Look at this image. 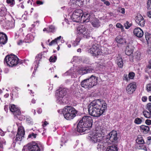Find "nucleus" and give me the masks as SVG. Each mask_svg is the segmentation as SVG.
I'll use <instances>...</instances> for the list:
<instances>
[{
    "mask_svg": "<svg viewBox=\"0 0 151 151\" xmlns=\"http://www.w3.org/2000/svg\"><path fill=\"white\" fill-rule=\"evenodd\" d=\"M123 79L124 80H125L127 81H129L130 80V78L127 75H124Z\"/></svg>",
    "mask_w": 151,
    "mask_h": 151,
    "instance_id": "obj_52",
    "label": "nucleus"
},
{
    "mask_svg": "<svg viewBox=\"0 0 151 151\" xmlns=\"http://www.w3.org/2000/svg\"><path fill=\"white\" fill-rule=\"evenodd\" d=\"M35 35L31 33L28 34L26 36L25 39L26 42L29 43L32 41L34 38Z\"/></svg>",
    "mask_w": 151,
    "mask_h": 151,
    "instance_id": "obj_23",
    "label": "nucleus"
},
{
    "mask_svg": "<svg viewBox=\"0 0 151 151\" xmlns=\"http://www.w3.org/2000/svg\"><path fill=\"white\" fill-rule=\"evenodd\" d=\"M134 73L133 72L129 73L128 76L130 79H132L134 78Z\"/></svg>",
    "mask_w": 151,
    "mask_h": 151,
    "instance_id": "obj_51",
    "label": "nucleus"
},
{
    "mask_svg": "<svg viewBox=\"0 0 151 151\" xmlns=\"http://www.w3.org/2000/svg\"><path fill=\"white\" fill-rule=\"evenodd\" d=\"M4 61L7 65L9 66H13L16 65L18 63L19 59L17 57L14 55H10L6 56Z\"/></svg>",
    "mask_w": 151,
    "mask_h": 151,
    "instance_id": "obj_9",
    "label": "nucleus"
},
{
    "mask_svg": "<svg viewBox=\"0 0 151 151\" xmlns=\"http://www.w3.org/2000/svg\"><path fill=\"white\" fill-rule=\"evenodd\" d=\"M147 108L149 111H151V103H150L147 104Z\"/></svg>",
    "mask_w": 151,
    "mask_h": 151,
    "instance_id": "obj_55",
    "label": "nucleus"
},
{
    "mask_svg": "<svg viewBox=\"0 0 151 151\" xmlns=\"http://www.w3.org/2000/svg\"><path fill=\"white\" fill-rule=\"evenodd\" d=\"M6 10L2 4H0V16H3L6 14Z\"/></svg>",
    "mask_w": 151,
    "mask_h": 151,
    "instance_id": "obj_26",
    "label": "nucleus"
},
{
    "mask_svg": "<svg viewBox=\"0 0 151 151\" xmlns=\"http://www.w3.org/2000/svg\"><path fill=\"white\" fill-rule=\"evenodd\" d=\"M37 112L39 114H41L42 112V110L41 108H39L37 111Z\"/></svg>",
    "mask_w": 151,
    "mask_h": 151,
    "instance_id": "obj_63",
    "label": "nucleus"
},
{
    "mask_svg": "<svg viewBox=\"0 0 151 151\" xmlns=\"http://www.w3.org/2000/svg\"><path fill=\"white\" fill-rule=\"evenodd\" d=\"M43 145H38L35 143L33 144H29L26 146H24L23 149H27L29 151H42L43 150Z\"/></svg>",
    "mask_w": 151,
    "mask_h": 151,
    "instance_id": "obj_10",
    "label": "nucleus"
},
{
    "mask_svg": "<svg viewBox=\"0 0 151 151\" xmlns=\"http://www.w3.org/2000/svg\"><path fill=\"white\" fill-rule=\"evenodd\" d=\"M6 141L4 139H2L1 141L0 142V148L2 149L3 146L5 145Z\"/></svg>",
    "mask_w": 151,
    "mask_h": 151,
    "instance_id": "obj_45",
    "label": "nucleus"
},
{
    "mask_svg": "<svg viewBox=\"0 0 151 151\" xmlns=\"http://www.w3.org/2000/svg\"><path fill=\"white\" fill-rule=\"evenodd\" d=\"M142 122V119L138 117L136 118L134 120V123L137 124H140Z\"/></svg>",
    "mask_w": 151,
    "mask_h": 151,
    "instance_id": "obj_41",
    "label": "nucleus"
},
{
    "mask_svg": "<svg viewBox=\"0 0 151 151\" xmlns=\"http://www.w3.org/2000/svg\"><path fill=\"white\" fill-rule=\"evenodd\" d=\"M116 63L118 66L120 68H122L123 66V63L122 58L120 56L117 57L116 61Z\"/></svg>",
    "mask_w": 151,
    "mask_h": 151,
    "instance_id": "obj_28",
    "label": "nucleus"
},
{
    "mask_svg": "<svg viewBox=\"0 0 151 151\" xmlns=\"http://www.w3.org/2000/svg\"><path fill=\"white\" fill-rule=\"evenodd\" d=\"M83 11L81 9H78L75 10L71 16V19L74 22H81V15H82Z\"/></svg>",
    "mask_w": 151,
    "mask_h": 151,
    "instance_id": "obj_11",
    "label": "nucleus"
},
{
    "mask_svg": "<svg viewBox=\"0 0 151 151\" xmlns=\"http://www.w3.org/2000/svg\"><path fill=\"white\" fill-rule=\"evenodd\" d=\"M147 14L149 17L151 18V11L148 12Z\"/></svg>",
    "mask_w": 151,
    "mask_h": 151,
    "instance_id": "obj_61",
    "label": "nucleus"
},
{
    "mask_svg": "<svg viewBox=\"0 0 151 151\" xmlns=\"http://www.w3.org/2000/svg\"><path fill=\"white\" fill-rule=\"evenodd\" d=\"M55 27L53 25H50L47 28H44L43 29V31L45 32L46 31L47 33L50 32H53L55 31Z\"/></svg>",
    "mask_w": 151,
    "mask_h": 151,
    "instance_id": "obj_27",
    "label": "nucleus"
},
{
    "mask_svg": "<svg viewBox=\"0 0 151 151\" xmlns=\"http://www.w3.org/2000/svg\"><path fill=\"white\" fill-rule=\"evenodd\" d=\"M119 12L122 14L125 13V9L124 8H121L119 9Z\"/></svg>",
    "mask_w": 151,
    "mask_h": 151,
    "instance_id": "obj_54",
    "label": "nucleus"
},
{
    "mask_svg": "<svg viewBox=\"0 0 151 151\" xmlns=\"http://www.w3.org/2000/svg\"><path fill=\"white\" fill-rule=\"evenodd\" d=\"M94 70V68L91 67H81L78 69V72L80 75H83L85 74L93 72Z\"/></svg>",
    "mask_w": 151,
    "mask_h": 151,
    "instance_id": "obj_13",
    "label": "nucleus"
},
{
    "mask_svg": "<svg viewBox=\"0 0 151 151\" xmlns=\"http://www.w3.org/2000/svg\"><path fill=\"white\" fill-rule=\"evenodd\" d=\"M88 79L92 87L97 84L98 78L92 75Z\"/></svg>",
    "mask_w": 151,
    "mask_h": 151,
    "instance_id": "obj_18",
    "label": "nucleus"
},
{
    "mask_svg": "<svg viewBox=\"0 0 151 151\" xmlns=\"http://www.w3.org/2000/svg\"><path fill=\"white\" fill-rule=\"evenodd\" d=\"M58 112L60 114H63L64 118L68 120L73 119L77 113L74 108L68 106H66L63 109L58 110Z\"/></svg>",
    "mask_w": 151,
    "mask_h": 151,
    "instance_id": "obj_3",
    "label": "nucleus"
},
{
    "mask_svg": "<svg viewBox=\"0 0 151 151\" xmlns=\"http://www.w3.org/2000/svg\"><path fill=\"white\" fill-rule=\"evenodd\" d=\"M124 26L126 29H128L132 25L131 23H130L128 21H126L125 23L124 24Z\"/></svg>",
    "mask_w": 151,
    "mask_h": 151,
    "instance_id": "obj_39",
    "label": "nucleus"
},
{
    "mask_svg": "<svg viewBox=\"0 0 151 151\" xmlns=\"http://www.w3.org/2000/svg\"><path fill=\"white\" fill-rule=\"evenodd\" d=\"M118 148L115 145L108 147L106 151H118Z\"/></svg>",
    "mask_w": 151,
    "mask_h": 151,
    "instance_id": "obj_32",
    "label": "nucleus"
},
{
    "mask_svg": "<svg viewBox=\"0 0 151 151\" xmlns=\"http://www.w3.org/2000/svg\"><path fill=\"white\" fill-rule=\"evenodd\" d=\"M26 122L29 124H33V123L32 119L30 117H28L26 118Z\"/></svg>",
    "mask_w": 151,
    "mask_h": 151,
    "instance_id": "obj_38",
    "label": "nucleus"
},
{
    "mask_svg": "<svg viewBox=\"0 0 151 151\" xmlns=\"http://www.w3.org/2000/svg\"><path fill=\"white\" fill-rule=\"evenodd\" d=\"M83 0H70V1L69 2V4L71 5L72 4H77L78 2L81 1L82 2Z\"/></svg>",
    "mask_w": 151,
    "mask_h": 151,
    "instance_id": "obj_36",
    "label": "nucleus"
},
{
    "mask_svg": "<svg viewBox=\"0 0 151 151\" xmlns=\"http://www.w3.org/2000/svg\"><path fill=\"white\" fill-rule=\"evenodd\" d=\"M107 108V104L104 101L100 99L95 100L88 106L89 114L93 116L99 117L102 115Z\"/></svg>",
    "mask_w": 151,
    "mask_h": 151,
    "instance_id": "obj_1",
    "label": "nucleus"
},
{
    "mask_svg": "<svg viewBox=\"0 0 151 151\" xmlns=\"http://www.w3.org/2000/svg\"><path fill=\"white\" fill-rule=\"evenodd\" d=\"M91 29L88 28L87 26L80 25L77 28L78 33L82 34V36L86 39L89 38L91 36Z\"/></svg>",
    "mask_w": 151,
    "mask_h": 151,
    "instance_id": "obj_7",
    "label": "nucleus"
},
{
    "mask_svg": "<svg viewBox=\"0 0 151 151\" xmlns=\"http://www.w3.org/2000/svg\"><path fill=\"white\" fill-rule=\"evenodd\" d=\"M142 114L145 118L147 119L151 118V111L149 112L146 110H144L142 112Z\"/></svg>",
    "mask_w": 151,
    "mask_h": 151,
    "instance_id": "obj_33",
    "label": "nucleus"
},
{
    "mask_svg": "<svg viewBox=\"0 0 151 151\" xmlns=\"http://www.w3.org/2000/svg\"><path fill=\"white\" fill-rule=\"evenodd\" d=\"M116 27L118 28H120L122 31L124 30L123 26L120 23H117L116 25Z\"/></svg>",
    "mask_w": 151,
    "mask_h": 151,
    "instance_id": "obj_43",
    "label": "nucleus"
},
{
    "mask_svg": "<svg viewBox=\"0 0 151 151\" xmlns=\"http://www.w3.org/2000/svg\"><path fill=\"white\" fill-rule=\"evenodd\" d=\"M147 100V97L144 96H143L142 98V100L143 102H145Z\"/></svg>",
    "mask_w": 151,
    "mask_h": 151,
    "instance_id": "obj_57",
    "label": "nucleus"
},
{
    "mask_svg": "<svg viewBox=\"0 0 151 151\" xmlns=\"http://www.w3.org/2000/svg\"><path fill=\"white\" fill-rule=\"evenodd\" d=\"M72 74V70H68L67 72L66 73H65V75H68V74H69V75H71V74Z\"/></svg>",
    "mask_w": 151,
    "mask_h": 151,
    "instance_id": "obj_56",
    "label": "nucleus"
},
{
    "mask_svg": "<svg viewBox=\"0 0 151 151\" xmlns=\"http://www.w3.org/2000/svg\"><path fill=\"white\" fill-rule=\"evenodd\" d=\"M81 85L82 87L85 88H92L88 78L84 80L81 83Z\"/></svg>",
    "mask_w": 151,
    "mask_h": 151,
    "instance_id": "obj_21",
    "label": "nucleus"
},
{
    "mask_svg": "<svg viewBox=\"0 0 151 151\" xmlns=\"http://www.w3.org/2000/svg\"><path fill=\"white\" fill-rule=\"evenodd\" d=\"M145 36L148 44H151V34L146 32L145 33Z\"/></svg>",
    "mask_w": 151,
    "mask_h": 151,
    "instance_id": "obj_30",
    "label": "nucleus"
},
{
    "mask_svg": "<svg viewBox=\"0 0 151 151\" xmlns=\"http://www.w3.org/2000/svg\"><path fill=\"white\" fill-rule=\"evenodd\" d=\"M34 23L35 24H32V25L33 27H34L36 25L38 26L39 24V21H37L35 22H34Z\"/></svg>",
    "mask_w": 151,
    "mask_h": 151,
    "instance_id": "obj_58",
    "label": "nucleus"
},
{
    "mask_svg": "<svg viewBox=\"0 0 151 151\" xmlns=\"http://www.w3.org/2000/svg\"><path fill=\"white\" fill-rule=\"evenodd\" d=\"M83 13V12L82 13ZM90 14L87 13H85L81 15V22H88L90 19Z\"/></svg>",
    "mask_w": 151,
    "mask_h": 151,
    "instance_id": "obj_19",
    "label": "nucleus"
},
{
    "mask_svg": "<svg viewBox=\"0 0 151 151\" xmlns=\"http://www.w3.org/2000/svg\"><path fill=\"white\" fill-rule=\"evenodd\" d=\"M81 40V39L80 37H77L76 38L75 41L74 42V43L73 44V45L74 46H76L77 45Z\"/></svg>",
    "mask_w": 151,
    "mask_h": 151,
    "instance_id": "obj_42",
    "label": "nucleus"
},
{
    "mask_svg": "<svg viewBox=\"0 0 151 151\" xmlns=\"http://www.w3.org/2000/svg\"><path fill=\"white\" fill-rule=\"evenodd\" d=\"M95 38H92V40H90L89 42V43L91 44L92 47L89 49V52L94 56L107 54L106 52L102 51L103 49H104V47H102L101 48H99L98 44L96 42L97 41H95Z\"/></svg>",
    "mask_w": 151,
    "mask_h": 151,
    "instance_id": "obj_5",
    "label": "nucleus"
},
{
    "mask_svg": "<svg viewBox=\"0 0 151 151\" xmlns=\"http://www.w3.org/2000/svg\"><path fill=\"white\" fill-rule=\"evenodd\" d=\"M104 130L100 128L99 130L96 129L94 132L89 134L88 137V139L93 143L99 142L103 141V135H104Z\"/></svg>",
    "mask_w": 151,
    "mask_h": 151,
    "instance_id": "obj_4",
    "label": "nucleus"
},
{
    "mask_svg": "<svg viewBox=\"0 0 151 151\" xmlns=\"http://www.w3.org/2000/svg\"><path fill=\"white\" fill-rule=\"evenodd\" d=\"M136 22L141 27L144 26L145 21L143 17L140 14L138 15L136 17Z\"/></svg>",
    "mask_w": 151,
    "mask_h": 151,
    "instance_id": "obj_16",
    "label": "nucleus"
},
{
    "mask_svg": "<svg viewBox=\"0 0 151 151\" xmlns=\"http://www.w3.org/2000/svg\"><path fill=\"white\" fill-rule=\"evenodd\" d=\"M136 142L138 144H143L144 143V141L141 135H138L137 139H136Z\"/></svg>",
    "mask_w": 151,
    "mask_h": 151,
    "instance_id": "obj_31",
    "label": "nucleus"
},
{
    "mask_svg": "<svg viewBox=\"0 0 151 151\" xmlns=\"http://www.w3.org/2000/svg\"><path fill=\"white\" fill-rule=\"evenodd\" d=\"M140 127L145 133H147L150 130V128L148 126L142 125L140 126Z\"/></svg>",
    "mask_w": 151,
    "mask_h": 151,
    "instance_id": "obj_34",
    "label": "nucleus"
},
{
    "mask_svg": "<svg viewBox=\"0 0 151 151\" xmlns=\"http://www.w3.org/2000/svg\"><path fill=\"white\" fill-rule=\"evenodd\" d=\"M15 20L14 19H12L11 21H7L6 22L5 27L6 28L11 29L14 27Z\"/></svg>",
    "mask_w": 151,
    "mask_h": 151,
    "instance_id": "obj_22",
    "label": "nucleus"
},
{
    "mask_svg": "<svg viewBox=\"0 0 151 151\" xmlns=\"http://www.w3.org/2000/svg\"><path fill=\"white\" fill-rule=\"evenodd\" d=\"M67 89L63 87H60L56 95L57 97V102L60 104H64L67 103V100L64 97L66 95Z\"/></svg>",
    "mask_w": 151,
    "mask_h": 151,
    "instance_id": "obj_6",
    "label": "nucleus"
},
{
    "mask_svg": "<svg viewBox=\"0 0 151 151\" xmlns=\"http://www.w3.org/2000/svg\"><path fill=\"white\" fill-rule=\"evenodd\" d=\"M115 40L117 43L121 45L125 43L126 42L125 39L120 36H117Z\"/></svg>",
    "mask_w": 151,
    "mask_h": 151,
    "instance_id": "obj_25",
    "label": "nucleus"
},
{
    "mask_svg": "<svg viewBox=\"0 0 151 151\" xmlns=\"http://www.w3.org/2000/svg\"><path fill=\"white\" fill-rule=\"evenodd\" d=\"M139 145L137 147V148L139 149L143 150L144 151H147V149L146 147L142 145V144H139Z\"/></svg>",
    "mask_w": 151,
    "mask_h": 151,
    "instance_id": "obj_40",
    "label": "nucleus"
},
{
    "mask_svg": "<svg viewBox=\"0 0 151 151\" xmlns=\"http://www.w3.org/2000/svg\"><path fill=\"white\" fill-rule=\"evenodd\" d=\"M147 9H151V0H148L147 3Z\"/></svg>",
    "mask_w": 151,
    "mask_h": 151,
    "instance_id": "obj_50",
    "label": "nucleus"
},
{
    "mask_svg": "<svg viewBox=\"0 0 151 151\" xmlns=\"http://www.w3.org/2000/svg\"><path fill=\"white\" fill-rule=\"evenodd\" d=\"M37 134L34 133H32L31 134H29L28 136V138H36Z\"/></svg>",
    "mask_w": 151,
    "mask_h": 151,
    "instance_id": "obj_48",
    "label": "nucleus"
},
{
    "mask_svg": "<svg viewBox=\"0 0 151 151\" xmlns=\"http://www.w3.org/2000/svg\"><path fill=\"white\" fill-rule=\"evenodd\" d=\"M104 3L107 6H109L110 4L109 2L108 1H106L104 2Z\"/></svg>",
    "mask_w": 151,
    "mask_h": 151,
    "instance_id": "obj_62",
    "label": "nucleus"
},
{
    "mask_svg": "<svg viewBox=\"0 0 151 151\" xmlns=\"http://www.w3.org/2000/svg\"><path fill=\"white\" fill-rule=\"evenodd\" d=\"M0 133L1 134V135L2 136H3L4 135L5 133L4 134V132L2 131V129H0Z\"/></svg>",
    "mask_w": 151,
    "mask_h": 151,
    "instance_id": "obj_64",
    "label": "nucleus"
},
{
    "mask_svg": "<svg viewBox=\"0 0 151 151\" xmlns=\"http://www.w3.org/2000/svg\"><path fill=\"white\" fill-rule=\"evenodd\" d=\"M93 120L89 116H84L80 120L77 126L78 132L82 133L90 129L92 125Z\"/></svg>",
    "mask_w": 151,
    "mask_h": 151,
    "instance_id": "obj_2",
    "label": "nucleus"
},
{
    "mask_svg": "<svg viewBox=\"0 0 151 151\" xmlns=\"http://www.w3.org/2000/svg\"><path fill=\"white\" fill-rule=\"evenodd\" d=\"M7 41V37L6 34L2 32H0V44L4 45Z\"/></svg>",
    "mask_w": 151,
    "mask_h": 151,
    "instance_id": "obj_20",
    "label": "nucleus"
},
{
    "mask_svg": "<svg viewBox=\"0 0 151 151\" xmlns=\"http://www.w3.org/2000/svg\"><path fill=\"white\" fill-rule=\"evenodd\" d=\"M145 123L146 124L150 125L151 124V120L147 119L146 120Z\"/></svg>",
    "mask_w": 151,
    "mask_h": 151,
    "instance_id": "obj_53",
    "label": "nucleus"
},
{
    "mask_svg": "<svg viewBox=\"0 0 151 151\" xmlns=\"http://www.w3.org/2000/svg\"><path fill=\"white\" fill-rule=\"evenodd\" d=\"M134 57L137 60H139L141 58V53L139 51H137L135 52L134 55Z\"/></svg>",
    "mask_w": 151,
    "mask_h": 151,
    "instance_id": "obj_37",
    "label": "nucleus"
},
{
    "mask_svg": "<svg viewBox=\"0 0 151 151\" xmlns=\"http://www.w3.org/2000/svg\"><path fill=\"white\" fill-rule=\"evenodd\" d=\"M23 42V41L22 40H20L17 42V44L18 45H21L22 44Z\"/></svg>",
    "mask_w": 151,
    "mask_h": 151,
    "instance_id": "obj_59",
    "label": "nucleus"
},
{
    "mask_svg": "<svg viewBox=\"0 0 151 151\" xmlns=\"http://www.w3.org/2000/svg\"><path fill=\"white\" fill-rule=\"evenodd\" d=\"M6 2L12 6H13L15 4L14 0H6Z\"/></svg>",
    "mask_w": 151,
    "mask_h": 151,
    "instance_id": "obj_44",
    "label": "nucleus"
},
{
    "mask_svg": "<svg viewBox=\"0 0 151 151\" xmlns=\"http://www.w3.org/2000/svg\"><path fill=\"white\" fill-rule=\"evenodd\" d=\"M146 89L148 92H150L151 91V83H149L147 85Z\"/></svg>",
    "mask_w": 151,
    "mask_h": 151,
    "instance_id": "obj_49",
    "label": "nucleus"
},
{
    "mask_svg": "<svg viewBox=\"0 0 151 151\" xmlns=\"http://www.w3.org/2000/svg\"><path fill=\"white\" fill-rule=\"evenodd\" d=\"M133 33L136 36L138 37H141L144 35L143 32L139 27L135 28L134 30Z\"/></svg>",
    "mask_w": 151,
    "mask_h": 151,
    "instance_id": "obj_17",
    "label": "nucleus"
},
{
    "mask_svg": "<svg viewBox=\"0 0 151 151\" xmlns=\"http://www.w3.org/2000/svg\"><path fill=\"white\" fill-rule=\"evenodd\" d=\"M25 131L24 127L21 126H19L18 132L16 137L14 138L13 141L16 142L20 141L24 137Z\"/></svg>",
    "mask_w": 151,
    "mask_h": 151,
    "instance_id": "obj_12",
    "label": "nucleus"
},
{
    "mask_svg": "<svg viewBox=\"0 0 151 151\" xmlns=\"http://www.w3.org/2000/svg\"><path fill=\"white\" fill-rule=\"evenodd\" d=\"M117 134L116 131H112L106 136H103V142L108 145L115 142L118 139Z\"/></svg>",
    "mask_w": 151,
    "mask_h": 151,
    "instance_id": "obj_8",
    "label": "nucleus"
},
{
    "mask_svg": "<svg viewBox=\"0 0 151 151\" xmlns=\"http://www.w3.org/2000/svg\"><path fill=\"white\" fill-rule=\"evenodd\" d=\"M10 110L12 112L13 114L15 116L18 117L17 116L21 114V111L14 104L10 105L9 106Z\"/></svg>",
    "mask_w": 151,
    "mask_h": 151,
    "instance_id": "obj_15",
    "label": "nucleus"
},
{
    "mask_svg": "<svg viewBox=\"0 0 151 151\" xmlns=\"http://www.w3.org/2000/svg\"><path fill=\"white\" fill-rule=\"evenodd\" d=\"M92 25L94 27H98L99 26V21L97 19H95L94 21L91 22Z\"/></svg>",
    "mask_w": 151,
    "mask_h": 151,
    "instance_id": "obj_35",
    "label": "nucleus"
},
{
    "mask_svg": "<svg viewBox=\"0 0 151 151\" xmlns=\"http://www.w3.org/2000/svg\"><path fill=\"white\" fill-rule=\"evenodd\" d=\"M57 59V57L55 56H51L50 58L49 61L50 62H55Z\"/></svg>",
    "mask_w": 151,
    "mask_h": 151,
    "instance_id": "obj_47",
    "label": "nucleus"
},
{
    "mask_svg": "<svg viewBox=\"0 0 151 151\" xmlns=\"http://www.w3.org/2000/svg\"><path fill=\"white\" fill-rule=\"evenodd\" d=\"M36 3H37V4H39V5L42 4L43 3L42 2L40 1H37Z\"/></svg>",
    "mask_w": 151,
    "mask_h": 151,
    "instance_id": "obj_60",
    "label": "nucleus"
},
{
    "mask_svg": "<svg viewBox=\"0 0 151 151\" xmlns=\"http://www.w3.org/2000/svg\"><path fill=\"white\" fill-rule=\"evenodd\" d=\"M136 88V83L133 82L130 83L127 86L126 90L128 93L131 94L135 91Z\"/></svg>",
    "mask_w": 151,
    "mask_h": 151,
    "instance_id": "obj_14",
    "label": "nucleus"
},
{
    "mask_svg": "<svg viewBox=\"0 0 151 151\" xmlns=\"http://www.w3.org/2000/svg\"><path fill=\"white\" fill-rule=\"evenodd\" d=\"M62 38V37L60 36L57 38H55L54 40H52L49 44L50 46H51L56 44H57L60 41Z\"/></svg>",
    "mask_w": 151,
    "mask_h": 151,
    "instance_id": "obj_29",
    "label": "nucleus"
},
{
    "mask_svg": "<svg viewBox=\"0 0 151 151\" xmlns=\"http://www.w3.org/2000/svg\"><path fill=\"white\" fill-rule=\"evenodd\" d=\"M134 47L131 45L127 46L125 50L126 54L128 55H131L133 53Z\"/></svg>",
    "mask_w": 151,
    "mask_h": 151,
    "instance_id": "obj_24",
    "label": "nucleus"
},
{
    "mask_svg": "<svg viewBox=\"0 0 151 151\" xmlns=\"http://www.w3.org/2000/svg\"><path fill=\"white\" fill-rule=\"evenodd\" d=\"M42 58V55L41 54L38 55L36 57V61L37 63L40 61Z\"/></svg>",
    "mask_w": 151,
    "mask_h": 151,
    "instance_id": "obj_46",
    "label": "nucleus"
}]
</instances>
